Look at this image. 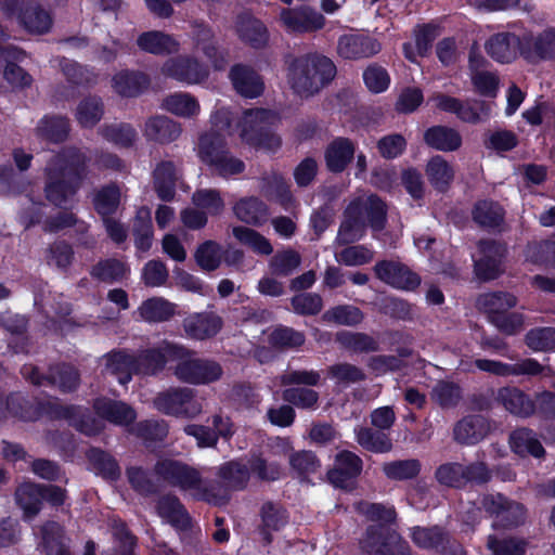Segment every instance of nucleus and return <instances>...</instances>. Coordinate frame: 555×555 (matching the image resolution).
I'll return each instance as SVG.
<instances>
[{
	"mask_svg": "<svg viewBox=\"0 0 555 555\" xmlns=\"http://www.w3.org/2000/svg\"><path fill=\"white\" fill-rule=\"evenodd\" d=\"M88 156L75 146L63 149L46 167V198L63 206L76 194L87 173Z\"/></svg>",
	"mask_w": 555,
	"mask_h": 555,
	"instance_id": "obj_1",
	"label": "nucleus"
},
{
	"mask_svg": "<svg viewBox=\"0 0 555 555\" xmlns=\"http://www.w3.org/2000/svg\"><path fill=\"white\" fill-rule=\"evenodd\" d=\"M154 474L159 480L189 493L197 501L221 506L227 499L222 488L207 485L197 468L182 461L162 459L156 462Z\"/></svg>",
	"mask_w": 555,
	"mask_h": 555,
	"instance_id": "obj_2",
	"label": "nucleus"
},
{
	"mask_svg": "<svg viewBox=\"0 0 555 555\" xmlns=\"http://www.w3.org/2000/svg\"><path fill=\"white\" fill-rule=\"evenodd\" d=\"M336 76V66L325 55L310 53L295 59L288 68V83L300 98L319 93Z\"/></svg>",
	"mask_w": 555,
	"mask_h": 555,
	"instance_id": "obj_3",
	"label": "nucleus"
},
{
	"mask_svg": "<svg viewBox=\"0 0 555 555\" xmlns=\"http://www.w3.org/2000/svg\"><path fill=\"white\" fill-rule=\"evenodd\" d=\"M366 220L374 231L383 230L386 222V205L373 194L360 196L348 205L337 242L346 245L360 240L364 235Z\"/></svg>",
	"mask_w": 555,
	"mask_h": 555,
	"instance_id": "obj_4",
	"label": "nucleus"
},
{
	"mask_svg": "<svg viewBox=\"0 0 555 555\" xmlns=\"http://www.w3.org/2000/svg\"><path fill=\"white\" fill-rule=\"evenodd\" d=\"M173 376L181 383L189 385H207L221 378V365L210 359L199 358L195 351L178 344L171 350Z\"/></svg>",
	"mask_w": 555,
	"mask_h": 555,
	"instance_id": "obj_5",
	"label": "nucleus"
},
{
	"mask_svg": "<svg viewBox=\"0 0 555 555\" xmlns=\"http://www.w3.org/2000/svg\"><path fill=\"white\" fill-rule=\"evenodd\" d=\"M276 120V115L268 109L246 111L241 121V138L255 147L274 152L281 146L280 137L271 131Z\"/></svg>",
	"mask_w": 555,
	"mask_h": 555,
	"instance_id": "obj_6",
	"label": "nucleus"
},
{
	"mask_svg": "<svg viewBox=\"0 0 555 555\" xmlns=\"http://www.w3.org/2000/svg\"><path fill=\"white\" fill-rule=\"evenodd\" d=\"M153 404L159 412L172 416L194 418L203 412L196 391L189 387H170L160 391L153 399Z\"/></svg>",
	"mask_w": 555,
	"mask_h": 555,
	"instance_id": "obj_7",
	"label": "nucleus"
},
{
	"mask_svg": "<svg viewBox=\"0 0 555 555\" xmlns=\"http://www.w3.org/2000/svg\"><path fill=\"white\" fill-rule=\"evenodd\" d=\"M429 101L441 112L454 114L461 121L477 125L491 115V104L483 100H461L441 92L434 93Z\"/></svg>",
	"mask_w": 555,
	"mask_h": 555,
	"instance_id": "obj_8",
	"label": "nucleus"
},
{
	"mask_svg": "<svg viewBox=\"0 0 555 555\" xmlns=\"http://www.w3.org/2000/svg\"><path fill=\"white\" fill-rule=\"evenodd\" d=\"M0 7L5 14L16 15L23 27L31 34H47L52 27L50 12L35 0H0Z\"/></svg>",
	"mask_w": 555,
	"mask_h": 555,
	"instance_id": "obj_9",
	"label": "nucleus"
},
{
	"mask_svg": "<svg viewBox=\"0 0 555 555\" xmlns=\"http://www.w3.org/2000/svg\"><path fill=\"white\" fill-rule=\"evenodd\" d=\"M210 122L211 129L199 135L196 146L198 158L207 166L228 150L223 132L230 128L231 113L225 108L218 109L211 115Z\"/></svg>",
	"mask_w": 555,
	"mask_h": 555,
	"instance_id": "obj_10",
	"label": "nucleus"
},
{
	"mask_svg": "<svg viewBox=\"0 0 555 555\" xmlns=\"http://www.w3.org/2000/svg\"><path fill=\"white\" fill-rule=\"evenodd\" d=\"M159 72L165 78L186 86L202 85L209 77L208 67L197 57L189 54L167 59Z\"/></svg>",
	"mask_w": 555,
	"mask_h": 555,
	"instance_id": "obj_11",
	"label": "nucleus"
},
{
	"mask_svg": "<svg viewBox=\"0 0 555 555\" xmlns=\"http://www.w3.org/2000/svg\"><path fill=\"white\" fill-rule=\"evenodd\" d=\"M360 544L367 555H410L408 542L385 525L370 526Z\"/></svg>",
	"mask_w": 555,
	"mask_h": 555,
	"instance_id": "obj_12",
	"label": "nucleus"
},
{
	"mask_svg": "<svg viewBox=\"0 0 555 555\" xmlns=\"http://www.w3.org/2000/svg\"><path fill=\"white\" fill-rule=\"evenodd\" d=\"M282 26L288 33H314L325 26V17L309 5L294 9H282L280 12Z\"/></svg>",
	"mask_w": 555,
	"mask_h": 555,
	"instance_id": "obj_13",
	"label": "nucleus"
},
{
	"mask_svg": "<svg viewBox=\"0 0 555 555\" xmlns=\"http://www.w3.org/2000/svg\"><path fill=\"white\" fill-rule=\"evenodd\" d=\"M374 272L385 284L401 291H414L421 278L408 266L397 260H382L375 263Z\"/></svg>",
	"mask_w": 555,
	"mask_h": 555,
	"instance_id": "obj_14",
	"label": "nucleus"
},
{
	"mask_svg": "<svg viewBox=\"0 0 555 555\" xmlns=\"http://www.w3.org/2000/svg\"><path fill=\"white\" fill-rule=\"evenodd\" d=\"M178 344L163 340L156 347L141 350L135 359V374L154 376L160 373L168 362L173 363L171 350Z\"/></svg>",
	"mask_w": 555,
	"mask_h": 555,
	"instance_id": "obj_15",
	"label": "nucleus"
},
{
	"mask_svg": "<svg viewBox=\"0 0 555 555\" xmlns=\"http://www.w3.org/2000/svg\"><path fill=\"white\" fill-rule=\"evenodd\" d=\"M191 27L193 49L202 52L215 69H223L227 65V60L224 53L217 44L212 29L208 25L198 22L192 23Z\"/></svg>",
	"mask_w": 555,
	"mask_h": 555,
	"instance_id": "obj_16",
	"label": "nucleus"
},
{
	"mask_svg": "<svg viewBox=\"0 0 555 555\" xmlns=\"http://www.w3.org/2000/svg\"><path fill=\"white\" fill-rule=\"evenodd\" d=\"M525 36L518 37L513 33H498L492 35L485 43L488 55L500 63H511L522 55Z\"/></svg>",
	"mask_w": 555,
	"mask_h": 555,
	"instance_id": "obj_17",
	"label": "nucleus"
},
{
	"mask_svg": "<svg viewBox=\"0 0 555 555\" xmlns=\"http://www.w3.org/2000/svg\"><path fill=\"white\" fill-rule=\"evenodd\" d=\"M363 462L356 453L347 450L335 455L334 465L327 472V478L337 488H347L362 472Z\"/></svg>",
	"mask_w": 555,
	"mask_h": 555,
	"instance_id": "obj_18",
	"label": "nucleus"
},
{
	"mask_svg": "<svg viewBox=\"0 0 555 555\" xmlns=\"http://www.w3.org/2000/svg\"><path fill=\"white\" fill-rule=\"evenodd\" d=\"M481 257L475 261V273L483 281L494 280L503 272L504 248L493 241L479 242Z\"/></svg>",
	"mask_w": 555,
	"mask_h": 555,
	"instance_id": "obj_19",
	"label": "nucleus"
},
{
	"mask_svg": "<svg viewBox=\"0 0 555 555\" xmlns=\"http://www.w3.org/2000/svg\"><path fill=\"white\" fill-rule=\"evenodd\" d=\"M222 319L212 311L196 312L183 320V330L188 337L204 340L217 335L222 327Z\"/></svg>",
	"mask_w": 555,
	"mask_h": 555,
	"instance_id": "obj_20",
	"label": "nucleus"
},
{
	"mask_svg": "<svg viewBox=\"0 0 555 555\" xmlns=\"http://www.w3.org/2000/svg\"><path fill=\"white\" fill-rule=\"evenodd\" d=\"M380 51V43L373 38L349 34L339 37L337 42L338 54L346 60L370 57Z\"/></svg>",
	"mask_w": 555,
	"mask_h": 555,
	"instance_id": "obj_21",
	"label": "nucleus"
},
{
	"mask_svg": "<svg viewBox=\"0 0 555 555\" xmlns=\"http://www.w3.org/2000/svg\"><path fill=\"white\" fill-rule=\"evenodd\" d=\"M217 477L218 482L207 481V485L220 487L225 491L227 499L221 504L224 505L230 500L229 492L231 490H242L246 487L249 480V469L241 462L230 461L218 467Z\"/></svg>",
	"mask_w": 555,
	"mask_h": 555,
	"instance_id": "obj_22",
	"label": "nucleus"
},
{
	"mask_svg": "<svg viewBox=\"0 0 555 555\" xmlns=\"http://www.w3.org/2000/svg\"><path fill=\"white\" fill-rule=\"evenodd\" d=\"M522 56L530 62L555 59V27L525 35Z\"/></svg>",
	"mask_w": 555,
	"mask_h": 555,
	"instance_id": "obj_23",
	"label": "nucleus"
},
{
	"mask_svg": "<svg viewBox=\"0 0 555 555\" xmlns=\"http://www.w3.org/2000/svg\"><path fill=\"white\" fill-rule=\"evenodd\" d=\"M517 304L518 299L514 294L503 291L483 293L476 299L477 309L487 315L490 323L515 308Z\"/></svg>",
	"mask_w": 555,
	"mask_h": 555,
	"instance_id": "obj_24",
	"label": "nucleus"
},
{
	"mask_svg": "<svg viewBox=\"0 0 555 555\" xmlns=\"http://www.w3.org/2000/svg\"><path fill=\"white\" fill-rule=\"evenodd\" d=\"M354 143L348 138L338 137L324 151L326 168L334 173L343 172L354 158Z\"/></svg>",
	"mask_w": 555,
	"mask_h": 555,
	"instance_id": "obj_25",
	"label": "nucleus"
},
{
	"mask_svg": "<svg viewBox=\"0 0 555 555\" xmlns=\"http://www.w3.org/2000/svg\"><path fill=\"white\" fill-rule=\"evenodd\" d=\"M137 46L145 53L170 55L180 51V42L170 34L159 30L144 31L137 38Z\"/></svg>",
	"mask_w": 555,
	"mask_h": 555,
	"instance_id": "obj_26",
	"label": "nucleus"
},
{
	"mask_svg": "<svg viewBox=\"0 0 555 555\" xmlns=\"http://www.w3.org/2000/svg\"><path fill=\"white\" fill-rule=\"evenodd\" d=\"M488 431L489 425L482 415H467L454 425L453 438L461 444H475L482 440Z\"/></svg>",
	"mask_w": 555,
	"mask_h": 555,
	"instance_id": "obj_27",
	"label": "nucleus"
},
{
	"mask_svg": "<svg viewBox=\"0 0 555 555\" xmlns=\"http://www.w3.org/2000/svg\"><path fill=\"white\" fill-rule=\"evenodd\" d=\"M181 132V125L164 115L149 118L143 129V133L147 140L160 144H168L176 141Z\"/></svg>",
	"mask_w": 555,
	"mask_h": 555,
	"instance_id": "obj_28",
	"label": "nucleus"
},
{
	"mask_svg": "<svg viewBox=\"0 0 555 555\" xmlns=\"http://www.w3.org/2000/svg\"><path fill=\"white\" fill-rule=\"evenodd\" d=\"M495 399L506 411L519 417H529L535 411L530 397L516 387L500 388Z\"/></svg>",
	"mask_w": 555,
	"mask_h": 555,
	"instance_id": "obj_29",
	"label": "nucleus"
},
{
	"mask_svg": "<svg viewBox=\"0 0 555 555\" xmlns=\"http://www.w3.org/2000/svg\"><path fill=\"white\" fill-rule=\"evenodd\" d=\"M235 91L244 98H257L263 91V81L248 66L234 65L229 74Z\"/></svg>",
	"mask_w": 555,
	"mask_h": 555,
	"instance_id": "obj_30",
	"label": "nucleus"
},
{
	"mask_svg": "<svg viewBox=\"0 0 555 555\" xmlns=\"http://www.w3.org/2000/svg\"><path fill=\"white\" fill-rule=\"evenodd\" d=\"M176 304L157 296L142 301L135 311L139 319L147 323L167 322L176 315Z\"/></svg>",
	"mask_w": 555,
	"mask_h": 555,
	"instance_id": "obj_31",
	"label": "nucleus"
},
{
	"mask_svg": "<svg viewBox=\"0 0 555 555\" xmlns=\"http://www.w3.org/2000/svg\"><path fill=\"white\" fill-rule=\"evenodd\" d=\"M157 514L166 522L178 530H186L191 527V518L176 495H163L157 501Z\"/></svg>",
	"mask_w": 555,
	"mask_h": 555,
	"instance_id": "obj_32",
	"label": "nucleus"
},
{
	"mask_svg": "<svg viewBox=\"0 0 555 555\" xmlns=\"http://www.w3.org/2000/svg\"><path fill=\"white\" fill-rule=\"evenodd\" d=\"M154 188L162 201H171L176 194L179 170L172 160H162L153 171Z\"/></svg>",
	"mask_w": 555,
	"mask_h": 555,
	"instance_id": "obj_33",
	"label": "nucleus"
},
{
	"mask_svg": "<svg viewBox=\"0 0 555 555\" xmlns=\"http://www.w3.org/2000/svg\"><path fill=\"white\" fill-rule=\"evenodd\" d=\"M94 410L100 417L119 426H127L137 417L134 410L128 404L106 398L95 400Z\"/></svg>",
	"mask_w": 555,
	"mask_h": 555,
	"instance_id": "obj_34",
	"label": "nucleus"
},
{
	"mask_svg": "<svg viewBox=\"0 0 555 555\" xmlns=\"http://www.w3.org/2000/svg\"><path fill=\"white\" fill-rule=\"evenodd\" d=\"M261 522L258 527L259 533L266 543L272 541V533L280 531L288 520L285 509L275 503L266 502L260 508Z\"/></svg>",
	"mask_w": 555,
	"mask_h": 555,
	"instance_id": "obj_35",
	"label": "nucleus"
},
{
	"mask_svg": "<svg viewBox=\"0 0 555 555\" xmlns=\"http://www.w3.org/2000/svg\"><path fill=\"white\" fill-rule=\"evenodd\" d=\"M425 173L431 186L439 192L449 190L455 176L453 166L440 155L428 160Z\"/></svg>",
	"mask_w": 555,
	"mask_h": 555,
	"instance_id": "obj_36",
	"label": "nucleus"
},
{
	"mask_svg": "<svg viewBox=\"0 0 555 555\" xmlns=\"http://www.w3.org/2000/svg\"><path fill=\"white\" fill-rule=\"evenodd\" d=\"M424 140L430 147L442 152H453L462 145L460 132L447 126H434L427 129Z\"/></svg>",
	"mask_w": 555,
	"mask_h": 555,
	"instance_id": "obj_37",
	"label": "nucleus"
},
{
	"mask_svg": "<svg viewBox=\"0 0 555 555\" xmlns=\"http://www.w3.org/2000/svg\"><path fill=\"white\" fill-rule=\"evenodd\" d=\"M235 217L250 225H261L268 220L267 205L257 197L241 198L233 207Z\"/></svg>",
	"mask_w": 555,
	"mask_h": 555,
	"instance_id": "obj_38",
	"label": "nucleus"
},
{
	"mask_svg": "<svg viewBox=\"0 0 555 555\" xmlns=\"http://www.w3.org/2000/svg\"><path fill=\"white\" fill-rule=\"evenodd\" d=\"M238 37L254 48H262L268 42V30L259 20L244 14L238 16L236 22Z\"/></svg>",
	"mask_w": 555,
	"mask_h": 555,
	"instance_id": "obj_39",
	"label": "nucleus"
},
{
	"mask_svg": "<svg viewBox=\"0 0 555 555\" xmlns=\"http://www.w3.org/2000/svg\"><path fill=\"white\" fill-rule=\"evenodd\" d=\"M105 373L116 376L119 384L126 385L130 382L131 375L135 374L134 356L125 351H113L104 357Z\"/></svg>",
	"mask_w": 555,
	"mask_h": 555,
	"instance_id": "obj_40",
	"label": "nucleus"
},
{
	"mask_svg": "<svg viewBox=\"0 0 555 555\" xmlns=\"http://www.w3.org/2000/svg\"><path fill=\"white\" fill-rule=\"evenodd\" d=\"M162 108L183 118H193L199 114L201 106L195 96L188 92H173L162 101Z\"/></svg>",
	"mask_w": 555,
	"mask_h": 555,
	"instance_id": "obj_41",
	"label": "nucleus"
},
{
	"mask_svg": "<svg viewBox=\"0 0 555 555\" xmlns=\"http://www.w3.org/2000/svg\"><path fill=\"white\" fill-rule=\"evenodd\" d=\"M150 85L147 75L141 72L122 70L113 78L114 90L122 96H137Z\"/></svg>",
	"mask_w": 555,
	"mask_h": 555,
	"instance_id": "obj_42",
	"label": "nucleus"
},
{
	"mask_svg": "<svg viewBox=\"0 0 555 555\" xmlns=\"http://www.w3.org/2000/svg\"><path fill=\"white\" fill-rule=\"evenodd\" d=\"M15 501L24 512L25 519H33L40 511L43 501L41 486L26 482L15 491Z\"/></svg>",
	"mask_w": 555,
	"mask_h": 555,
	"instance_id": "obj_43",
	"label": "nucleus"
},
{
	"mask_svg": "<svg viewBox=\"0 0 555 555\" xmlns=\"http://www.w3.org/2000/svg\"><path fill=\"white\" fill-rule=\"evenodd\" d=\"M98 133L105 141L122 149L133 146L138 139L137 130L125 122L105 124L99 128Z\"/></svg>",
	"mask_w": 555,
	"mask_h": 555,
	"instance_id": "obj_44",
	"label": "nucleus"
},
{
	"mask_svg": "<svg viewBox=\"0 0 555 555\" xmlns=\"http://www.w3.org/2000/svg\"><path fill=\"white\" fill-rule=\"evenodd\" d=\"M41 535L46 555H73L62 527L57 522H46L41 527Z\"/></svg>",
	"mask_w": 555,
	"mask_h": 555,
	"instance_id": "obj_45",
	"label": "nucleus"
},
{
	"mask_svg": "<svg viewBox=\"0 0 555 555\" xmlns=\"http://www.w3.org/2000/svg\"><path fill=\"white\" fill-rule=\"evenodd\" d=\"M509 443L512 450L519 455H532L541 457L544 455L545 450L535 434L528 428L515 429L509 436Z\"/></svg>",
	"mask_w": 555,
	"mask_h": 555,
	"instance_id": "obj_46",
	"label": "nucleus"
},
{
	"mask_svg": "<svg viewBox=\"0 0 555 555\" xmlns=\"http://www.w3.org/2000/svg\"><path fill=\"white\" fill-rule=\"evenodd\" d=\"M69 131V120L63 116H46L40 119L36 127V134L39 138L53 143L66 140Z\"/></svg>",
	"mask_w": 555,
	"mask_h": 555,
	"instance_id": "obj_47",
	"label": "nucleus"
},
{
	"mask_svg": "<svg viewBox=\"0 0 555 555\" xmlns=\"http://www.w3.org/2000/svg\"><path fill=\"white\" fill-rule=\"evenodd\" d=\"M103 115V101L95 95L82 99L75 111V118L82 128H93L102 119Z\"/></svg>",
	"mask_w": 555,
	"mask_h": 555,
	"instance_id": "obj_48",
	"label": "nucleus"
},
{
	"mask_svg": "<svg viewBox=\"0 0 555 555\" xmlns=\"http://www.w3.org/2000/svg\"><path fill=\"white\" fill-rule=\"evenodd\" d=\"M336 341L354 353L375 352L379 349V344L374 337L361 332L341 331L336 334Z\"/></svg>",
	"mask_w": 555,
	"mask_h": 555,
	"instance_id": "obj_49",
	"label": "nucleus"
},
{
	"mask_svg": "<svg viewBox=\"0 0 555 555\" xmlns=\"http://www.w3.org/2000/svg\"><path fill=\"white\" fill-rule=\"evenodd\" d=\"M132 232L135 247L141 251H147L153 243V224L151 210L140 207L133 220Z\"/></svg>",
	"mask_w": 555,
	"mask_h": 555,
	"instance_id": "obj_50",
	"label": "nucleus"
},
{
	"mask_svg": "<svg viewBox=\"0 0 555 555\" xmlns=\"http://www.w3.org/2000/svg\"><path fill=\"white\" fill-rule=\"evenodd\" d=\"M11 59H18L17 51L9 47H0V64L7 62L4 79L13 87H29L33 82L31 76L18 65L9 62Z\"/></svg>",
	"mask_w": 555,
	"mask_h": 555,
	"instance_id": "obj_51",
	"label": "nucleus"
},
{
	"mask_svg": "<svg viewBox=\"0 0 555 555\" xmlns=\"http://www.w3.org/2000/svg\"><path fill=\"white\" fill-rule=\"evenodd\" d=\"M357 442L365 450L374 453H387L392 450L391 439L382 431H375L367 427L354 429Z\"/></svg>",
	"mask_w": 555,
	"mask_h": 555,
	"instance_id": "obj_52",
	"label": "nucleus"
},
{
	"mask_svg": "<svg viewBox=\"0 0 555 555\" xmlns=\"http://www.w3.org/2000/svg\"><path fill=\"white\" fill-rule=\"evenodd\" d=\"M430 399L441 409H452L462 400V389L453 382L438 380L430 391Z\"/></svg>",
	"mask_w": 555,
	"mask_h": 555,
	"instance_id": "obj_53",
	"label": "nucleus"
},
{
	"mask_svg": "<svg viewBox=\"0 0 555 555\" xmlns=\"http://www.w3.org/2000/svg\"><path fill=\"white\" fill-rule=\"evenodd\" d=\"M232 233L240 243L248 246L259 255L269 256L273 253V247L269 240L254 229L238 225L233 228Z\"/></svg>",
	"mask_w": 555,
	"mask_h": 555,
	"instance_id": "obj_54",
	"label": "nucleus"
},
{
	"mask_svg": "<svg viewBox=\"0 0 555 555\" xmlns=\"http://www.w3.org/2000/svg\"><path fill=\"white\" fill-rule=\"evenodd\" d=\"M120 189L116 184H108L101 188L93 197L94 209L103 218L113 215L120 203Z\"/></svg>",
	"mask_w": 555,
	"mask_h": 555,
	"instance_id": "obj_55",
	"label": "nucleus"
},
{
	"mask_svg": "<svg viewBox=\"0 0 555 555\" xmlns=\"http://www.w3.org/2000/svg\"><path fill=\"white\" fill-rule=\"evenodd\" d=\"M473 217L481 227L496 228L501 225L504 220V210L498 203L481 201L476 204Z\"/></svg>",
	"mask_w": 555,
	"mask_h": 555,
	"instance_id": "obj_56",
	"label": "nucleus"
},
{
	"mask_svg": "<svg viewBox=\"0 0 555 555\" xmlns=\"http://www.w3.org/2000/svg\"><path fill=\"white\" fill-rule=\"evenodd\" d=\"M59 417L67 418L81 433L92 436L103 429V423L90 415H81L80 410L74 406H61L57 412Z\"/></svg>",
	"mask_w": 555,
	"mask_h": 555,
	"instance_id": "obj_57",
	"label": "nucleus"
},
{
	"mask_svg": "<svg viewBox=\"0 0 555 555\" xmlns=\"http://www.w3.org/2000/svg\"><path fill=\"white\" fill-rule=\"evenodd\" d=\"M327 374L330 378L343 387L363 382L366 378L361 367L348 362L335 363L328 366Z\"/></svg>",
	"mask_w": 555,
	"mask_h": 555,
	"instance_id": "obj_58",
	"label": "nucleus"
},
{
	"mask_svg": "<svg viewBox=\"0 0 555 555\" xmlns=\"http://www.w3.org/2000/svg\"><path fill=\"white\" fill-rule=\"evenodd\" d=\"M48 383L64 392L72 391L79 385V374L72 365L59 364L50 369Z\"/></svg>",
	"mask_w": 555,
	"mask_h": 555,
	"instance_id": "obj_59",
	"label": "nucleus"
},
{
	"mask_svg": "<svg viewBox=\"0 0 555 555\" xmlns=\"http://www.w3.org/2000/svg\"><path fill=\"white\" fill-rule=\"evenodd\" d=\"M262 192L268 197L278 201L286 210L294 206L288 186L280 175L274 173L271 178L263 179Z\"/></svg>",
	"mask_w": 555,
	"mask_h": 555,
	"instance_id": "obj_60",
	"label": "nucleus"
},
{
	"mask_svg": "<svg viewBox=\"0 0 555 555\" xmlns=\"http://www.w3.org/2000/svg\"><path fill=\"white\" fill-rule=\"evenodd\" d=\"M421 470V463L416 459L397 460L384 463L383 473L393 480L415 478Z\"/></svg>",
	"mask_w": 555,
	"mask_h": 555,
	"instance_id": "obj_61",
	"label": "nucleus"
},
{
	"mask_svg": "<svg viewBox=\"0 0 555 555\" xmlns=\"http://www.w3.org/2000/svg\"><path fill=\"white\" fill-rule=\"evenodd\" d=\"M413 542L422 548L438 550L447 542V534L440 527H415L412 530Z\"/></svg>",
	"mask_w": 555,
	"mask_h": 555,
	"instance_id": "obj_62",
	"label": "nucleus"
},
{
	"mask_svg": "<svg viewBox=\"0 0 555 555\" xmlns=\"http://www.w3.org/2000/svg\"><path fill=\"white\" fill-rule=\"evenodd\" d=\"M526 345L533 351H552L555 349V327H534L525 336Z\"/></svg>",
	"mask_w": 555,
	"mask_h": 555,
	"instance_id": "obj_63",
	"label": "nucleus"
},
{
	"mask_svg": "<svg viewBox=\"0 0 555 555\" xmlns=\"http://www.w3.org/2000/svg\"><path fill=\"white\" fill-rule=\"evenodd\" d=\"M526 260L555 267V240L533 242L526 248Z\"/></svg>",
	"mask_w": 555,
	"mask_h": 555,
	"instance_id": "obj_64",
	"label": "nucleus"
}]
</instances>
